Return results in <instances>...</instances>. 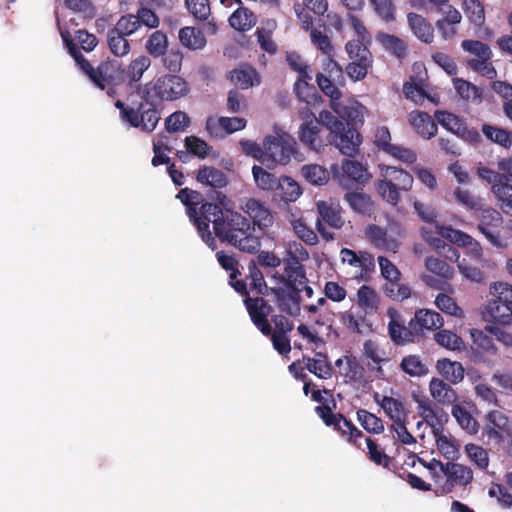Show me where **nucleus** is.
Listing matches in <instances>:
<instances>
[{
    "label": "nucleus",
    "instance_id": "f257e3e1",
    "mask_svg": "<svg viewBox=\"0 0 512 512\" xmlns=\"http://www.w3.org/2000/svg\"><path fill=\"white\" fill-rule=\"evenodd\" d=\"M212 223L215 235L240 250L253 252L259 247L257 237L251 235L250 221L229 207V200L222 196L220 204L204 203L201 206V216L195 218V226L202 240L212 249L215 240L209 229Z\"/></svg>",
    "mask_w": 512,
    "mask_h": 512
},
{
    "label": "nucleus",
    "instance_id": "f03ea898",
    "mask_svg": "<svg viewBox=\"0 0 512 512\" xmlns=\"http://www.w3.org/2000/svg\"><path fill=\"white\" fill-rule=\"evenodd\" d=\"M424 466L429 471L436 490L441 494H449L456 487H466L474 477L469 466L455 461L443 463L432 459L424 463Z\"/></svg>",
    "mask_w": 512,
    "mask_h": 512
},
{
    "label": "nucleus",
    "instance_id": "7ed1b4c3",
    "mask_svg": "<svg viewBox=\"0 0 512 512\" xmlns=\"http://www.w3.org/2000/svg\"><path fill=\"white\" fill-rule=\"evenodd\" d=\"M380 178L375 182L378 194L391 205H397L400 200V192L410 191L414 184L413 176L394 166L380 164Z\"/></svg>",
    "mask_w": 512,
    "mask_h": 512
},
{
    "label": "nucleus",
    "instance_id": "20e7f679",
    "mask_svg": "<svg viewBox=\"0 0 512 512\" xmlns=\"http://www.w3.org/2000/svg\"><path fill=\"white\" fill-rule=\"evenodd\" d=\"M264 165L274 168L286 165L296 153L297 143L287 132L276 128L272 134L263 138Z\"/></svg>",
    "mask_w": 512,
    "mask_h": 512
},
{
    "label": "nucleus",
    "instance_id": "39448f33",
    "mask_svg": "<svg viewBox=\"0 0 512 512\" xmlns=\"http://www.w3.org/2000/svg\"><path fill=\"white\" fill-rule=\"evenodd\" d=\"M57 25L63 42L67 46L69 53L74 58L76 63L98 88L102 90L105 89L113 80V72L115 71L116 66L111 62H103L97 67V69H94L75 48L72 43L69 31L62 24L59 18L57 19Z\"/></svg>",
    "mask_w": 512,
    "mask_h": 512
},
{
    "label": "nucleus",
    "instance_id": "423d86ee",
    "mask_svg": "<svg viewBox=\"0 0 512 512\" xmlns=\"http://www.w3.org/2000/svg\"><path fill=\"white\" fill-rule=\"evenodd\" d=\"M189 91L186 81L177 75H162L145 84L143 96L150 102L174 101Z\"/></svg>",
    "mask_w": 512,
    "mask_h": 512
},
{
    "label": "nucleus",
    "instance_id": "0eeeda50",
    "mask_svg": "<svg viewBox=\"0 0 512 512\" xmlns=\"http://www.w3.org/2000/svg\"><path fill=\"white\" fill-rule=\"evenodd\" d=\"M367 239L377 248L396 253L399 248V238L403 236L400 225L390 224L386 230L376 225H369L366 230Z\"/></svg>",
    "mask_w": 512,
    "mask_h": 512
},
{
    "label": "nucleus",
    "instance_id": "6e6552de",
    "mask_svg": "<svg viewBox=\"0 0 512 512\" xmlns=\"http://www.w3.org/2000/svg\"><path fill=\"white\" fill-rule=\"evenodd\" d=\"M342 265L351 270L352 278L364 279L375 269V259L372 254L366 251H355L342 248L339 253Z\"/></svg>",
    "mask_w": 512,
    "mask_h": 512
},
{
    "label": "nucleus",
    "instance_id": "1a4fd4ad",
    "mask_svg": "<svg viewBox=\"0 0 512 512\" xmlns=\"http://www.w3.org/2000/svg\"><path fill=\"white\" fill-rule=\"evenodd\" d=\"M512 424L508 416L501 410H490L484 417L483 435L495 443L511 436Z\"/></svg>",
    "mask_w": 512,
    "mask_h": 512
},
{
    "label": "nucleus",
    "instance_id": "9d476101",
    "mask_svg": "<svg viewBox=\"0 0 512 512\" xmlns=\"http://www.w3.org/2000/svg\"><path fill=\"white\" fill-rule=\"evenodd\" d=\"M503 223V217L500 212L493 208H481L479 216L478 230L485 236L488 242L496 248H506L509 243V237L493 236L489 233V227H500Z\"/></svg>",
    "mask_w": 512,
    "mask_h": 512
},
{
    "label": "nucleus",
    "instance_id": "9b49d317",
    "mask_svg": "<svg viewBox=\"0 0 512 512\" xmlns=\"http://www.w3.org/2000/svg\"><path fill=\"white\" fill-rule=\"evenodd\" d=\"M437 122L446 130L471 143L480 140V134L475 129H468L462 119L447 111H436Z\"/></svg>",
    "mask_w": 512,
    "mask_h": 512
},
{
    "label": "nucleus",
    "instance_id": "f8f14e48",
    "mask_svg": "<svg viewBox=\"0 0 512 512\" xmlns=\"http://www.w3.org/2000/svg\"><path fill=\"white\" fill-rule=\"evenodd\" d=\"M458 230L451 226L440 225L439 223H433L422 226L420 233L422 239L434 250L440 251L447 248L449 253V245L444 242V239L452 243L453 233H457Z\"/></svg>",
    "mask_w": 512,
    "mask_h": 512
},
{
    "label": "nucleus",
    "instance_id": "ddd939ff",
    "mask_svg": "<svg viewBox=\"0 0 512 512\" xmlns=\"http://www.w3.org/2000/svg\"><path fill=\"white\" fill-rule=\"evenodd\" d=\"M328 141L338 148L342 154L353 156L357 153L361 144V137L357 130L344 124L336 132L328 135Z\"/></svg>",
    "mask_w": 512,
    "mask_h": 512
},
{
    "label": "nucleus",
    "instance_id": "4468645a",
    "mask_svg": "<svg viewBox=\"0 0 512 512\" xmlns=\"http://www.w3.org/2000/svg\"><path fill=\"white\" fill-rule=\"evenodd\" d=\"M331 173L340 185H345L344 176L361 184L367 183L372 177L362 163L353 160H344L340 168L337 164H333L331 166Z\"/></svg>",
    "mask_w": 512,
    "mask_h": 512
},
{
    "label": "nucleus",
    "instance_id": "2eb2a0df",
    "mask_svg": "<svg viewBox=\"0 0 512 512\" xmlns=\"http://www.w3.org/2000/svg\"><path fill=\"white\" fill-rule=\"evenodd\" d=\"M116 106L120 109V116L123 121L128 122L132 127H140L143 131H153L160 119L158 112L152 108L138 116L134 109L124 107L120 101L116 102Z\"/></svg>",
    "mask_w": 512,
    "mask_h": 512
},
{
    "label": "nucleus",
    "instance_id": "dca6fc26",
    "mask_svg": "<svg viewBox=\"0 0 512 512\" xmlns=\"http://www.w3.org/2000/svg\"><path fill=\"white\" fill-rule=\"evenodd\" d=\"M317 412L327 425H333L337 430L341 431L342 434L348 435V441L350 443L356 445L358 448H363L361 443L363 433L345 418L341 415H333L328 408L317 407Z\"/></svg>",
    "mask_w": 512,
    "mask_h": 512
},
{
    "label": "nucleus",
    "instance_id": "f3484780",
    "mask_svg": "<svg viewBox=\"0 0 512 512\" xmlns=\"http://www.w3.org/2000/svg\"><path fill=\"white\" fill-rule=\"evenodd\" d=\"M332 111L341 119L346 120L348 124H363L367 109L356 100L349 99L340 101L339 99L330 101Z\"/></svg>",
    "mask_w": 512,
    "mask_h": 512
},
{
    "label": "nucleus",
    "instance_id": "a211bd4d",
    "mask_svg": "<svg viewBox=\"0 0 512 512\" xmlns=\"http://www.w3.org/2000/svg\"><path fill=\"white\" fill-rule=\"evenodd\" d=\"M246 125V119L241 117L211 116L206 121V130L211 136L220 138L224 134H232L241 131Z\"/></svg>",
    "mask_w": 512,
    "mask_h": 512
},
{
    "label": "nucleus",
    "instance_id": "6ab92c4d",
    "mask_svg": "<svg viewBox=\"0 0 512 512\" xmlns=\"http://www.w3.org/2000/svg\"><path fill=\"white\" fill-rule=\"evenodd\" d=\"M241 209L246 213L253 221L255 226H258L260 230L267 229L273 224V215L269 208L257 199L249 198L246 199Z\"/></svg>",
    "mask_w": 512,
    "mask_h": 512
},
{
    "label": "nucleus",
    "instance_id": "aec40b11",
    "mask_svg": "<svg viewBox=\"0 0 512 512\" xmlns=\"http://www.w3.org/2000/svg\"><path fill=\"white\" fill-rule=\"evenodd\" d=\"M298 292L289 285L271 288L278 308L290 316H297L300 312Z\"/></svg>",
    "mask_w": 512,
    "mask_h": 512
},
{
    "label": "nucleus",
    "instance_id": "412c9836",
    "mask_svg": "<svg viewBox=\"0 0 512 512\" xmlns=\"http://www.w3.org/2000/svg\"><path fill=\"white\" fill-rule=\"evenodd\" d=\"M443 317L430 309H418L409 322L410 329L415 333H423L439 329L443 326Z\"/></svg>",
    "mask_w": 512,
    "mask_h": 512
},
{
    "label": "nucleus",
    "instance_id": "4be33fe9",
    "mask_svg": "<svg viewBox=\"0 0 512 512\" xmlns=\"http://www.w3.org/2000/svg\"><path fill=\"white\" fill-rule=\"evenodd\" d=\"M245 304L251 320L256 327L265 335L270 334L271 327L267 320L270 313V307L266 304L263 298H247Z\"/></svg>",
    "mask_w": 512,
    "mask_h": 512
},
{
    "label": "nucleus",
    "instance_id": "5701e85b",
    "mask_svg": "<svg viewBox=\"0 0 512 512\" xmlns=\"http://www.w3.org/2000/svg\"><path fill=\"white\" fill-rule=\"evenodd\" d=\"M387 316L389 318L388 330L391 339L396 344H406L413 340L412 330L404 325L401 314L395 308H388Z\"/></svg>",
    "mask_w": 512,
    "mask_h": 512
},
{
    "label": "nucleus",
    "instance_id": "b1692460",
    "mask_svg": "<svg viewBox=\"0 0 512 512\" xmlns=\"http://www.w3.org/2000/svg\"><path fill=\"white\" fill-rule=\"evenodd\" d=\"M433 434L438 452L449 461L457 460L460 456V442L442 429L435 430Z\"/></svg>",
    "mask_w": 512,
    "mask_h": 512
},
{
    "label": "nucleus",
    "instance_id": "393cba45",
    "mask_svg": "<svg viewBox=\"0 0 512 512\" xmlns=\"http://www.w3.org/2000/svg\"><path fill=\"white\" fill-rule=\"evenodd\" d=\"M435 369L444 381L452 385H456L464 379L465 370L463 365L458 361H452L449 358L438 359L435 364Z\"/></svg>",
    "mask_w": 512,
    "mask_h": 512
},
{
    "label": "nucleus",
    "instance_id": "a878e982",
    "mask_svg": "<svg viewBox=\"0 0 512 512\" xmlns=\"http://www.w3.org/2000/svg\"><path fill=\"white\" fill-rule=\"evenodd\" d=\"M428 388L431 398L439 404H453L457 398L456 391L451 384L439 377H432Z\"/></svg>",
    "mask_w": 512,
    "mask_h": 512
},
{
    "label": "nucleus",
    "instance_id": "bb28decb",
    "mask_svg": "<svg viewBox=\"0 0 512 512\" xmlns=\"http://www.w3.org/2000/svg\"><path fill=\"white\" fill-rule=\"evenodd\" d=\"M408 121L416 133L424 138H432L437 132L436 123L426 112L412 111L408 115Z\"/></svg>",
    "mask_w": 512,
    "mask_h": 512
},
{
    "label": "nucleus",
    "instance_id": "cd10ccee",
    "mask_svg": "<svg viewBox=\"0 0 512 512\" xmlns=\"http://www.w3.org/2000/svg\"><path fill=\"white\" fill-rule=\"evenodd\" d=\"M231 83L241 89H248L260 83L257 71L248 65H240L228 74Z\"/></svg>",
    "mask_w": 512,
    "mask_h": 512
},
{
    "label": "nucleus",
    "instance_id": "c85d7f7f",
    "mask_svg": "<svg viewBox=\"0 0 512 512\" xmlns=\"http://www.w3.org/2000/svg\"><path fill=\"white\" fill-rule=\"evenodd\" d=\"M318 213L323 221L329 226L340 229L344 224V219L341 216V207L339 203L334 200L318 201Z\"/></svg>",
    "mask_w": 512,
    "mask_h": 512
},
{
    "label": "nucleus",
    "instance_id": "c756f323",
    "mask_svg": "<svg viewBox=\"0 0 512 512\" xmlns=\"http://www.w3.org/2000/svg\"><path fill=\"white\" fill-rule=\"evenodd\" d=\"M376 402L383 409L384 413L389 417L393 423L398 421H406L407 410L404 402L399 398L390 396H376Z\"/></svg>",
    "mask_w": 512,
    "mask_h": 512
},
{
    "label": "nucleus",
    "instance_id": "7c9ffc66",
    "mask_svg": "<svg viewBox=\"0 0 512 512\" xmlns=\"http://www.w3.org/2000/svg\"><path fill=\"white\" fill-rule=\"evenodd\" d=\"M380 295L368 285H362L356 292L355 302L365 314L375 313L380 305Z\"/></svg>",
    "mask_w": 512,
    "mask_h": 512
},
{
    "label": "nucleus",
    "instance_id": "2f4dec72",
    "mask_svg": "<svg viewBox=\"0 0 512 512\" xmlns=\"http://www.w3.org/2000/svg\"><path fill=\"white\" fill-rule=\"evenodd\" d=\"M441 14L443 17L436 22V27L443 39H452L457 34L456 25L461 22L462 15L456 8Z\"/></svg>",
    "mask_w": 512,
    "mask_h": 512
},
{
    "label": "nucleus",
    "instance_id": "473e14b6",
    "mask_svg": "<svg viewBox=\"0 0 512 512\" xmlns=\"http://www.w3.org/2000/svg\"><path fill=\"white\" fill-rule=\"evenodd\" d=\"M305 283L306 277L303 268L297 263H290L289 260H285V271L278 286L289 285L295 291H301V286Z\"/></svg>",
    "mask_w": 512,
    "mask_h": 512
},
{
    "label": "nucleus",
    "instance_id": "72a5a7b5",
    "mask_svg": "<svg viewBox=\"0 0 512 512\" xmlns=\"http://www.w3.org/2000/svg\"><path fill=\"white\" fill-rule=\"evenodd\" d=\"M484 316L485 318L496 324H512V308L499 304L490 299L487 301V304L485 305Z\"/></svg>",
    "mask_w": 512,
    "mask_h": 512
},
{
    "label": "nucleus",
    "instance_id": "f704fd0d",
    "mask_svg": "<svg viewBox=\"0 0 512 512\" xmlns=\"http://www.w3.org/2000/svg\"><path fill=\"white\" fill-rule=\"evenodd\" d=\"M335 365L347 382L358 381L363 376V366L354 357L343 356L336 360Z\"/></svg>",
    "mask_w": 512,
    "mask_h": 512
},
{
    "label": "nucleus",
    "instance_id": "c9c22d12",
    "mask_svg": "<svg viewBox=\"0 0 512 512\" xmlns=\"http://www.w3.org/2000/svg\"><path fill=\"white\" fill-rule=\"evenodd\" d=\"M407 19L411 30L418 39L425 43L432 42L434 38L433 27L423 16L409 13Z\"/></svg>",
    "mask_w": 512,
    "mask_h": 512
},
{
    "label": "nucleus",
    "instance_id": "e433bc0d",
    "mask_svg": "<svg viewBox=\"0 0 512 512\" xmlns=\"http://www.w3.org/2000/svg\"><path fill=\"white\" fill-rule=\"evenodd\" d=\"M257 23V17L248 8L240 6L229 17L230 26L237 31H248Z\"/></svg>",
    "mask_w": 512,
    "mask_h": 512
},
{
    "label": "nucleus",
    "instance_id": "4c0bfd02",
    "mask_svg": "<svg viewBox=\"0 0 512 512\" xmlns=\"http://www.w3.org/2000/svg\"><path fill=\"white\" fill-rule=\"evenodd\" d=\"M447 258L451 261L458 262L459 272L468 280L472 282H482L485 278L484 273L476 266L469 265L466 259L460 260L458 251L452 247H449V254Z\"/></svg>",
    "mask_w": 512,
    "mask_h": 512
},
{
    "label": "nucleus",
    "instance_id": "58836bf2",
    "mask_svg": "<svg viewBox=\"0 0 512 512\" xmlns=\"http://www.w3.org/2000/svg\"><path fill=\"white\" fill-rule=\"evenodd\" d=\"M400 369L410 377L420 378L428 374V366L419 355L410 354L402 358Z\"/></svg>",
    "mask_w": 512,
    "mask_h": 512
},
{
    "label": "nucleus",
    "instance_id": "ea45409f",
    "mask_svg": "<svg viewBox=\"0 0 512 512\" xmlns=\"http://www.w3.org/2000/svg\"><path fill=\"white\" fill-rule=\"evenodd\" d=\"M453 237L452 244L465 248L467 255H469L471 259L475 261L481 260L483 252L478 241L460 230H458L457 233H453Z\"/></svg>",
    "mask_w": 512,
    "mask_h": 512
},
{
    "label": "nucleus",
    "instance_id": "a19ab883",
    "mask_svg": "<svg viewBox=\"0 0 512 512\" xmlns=\"http://www.w3.org/2000/svg\"><path fill=\"white\" fill-rule=\"evenodd\" d=\"M275 192L285 202H294L302 195L300 185L288 176L279 178V184H277Z\"/></svg>",
    "mask_w": 512,
    "mask_h": 512
},
{
    "label": "nucleus",
    "instance_id": "79ce46f5",
    "mask_svg": "<svg viewBox=\"0 0 512 512\" xmlns=\"http://www.w3.org/2000/svg\"><path fill=\"white\" fill-rule=\"evenodd\" d=\"M197 180L202 184L214 188H223L228 183L225 173L211 166H204L200 168L197 173Z\"/></svg>",
    "mask_w": 512,
    "mask_h": 512
},
{
    "label": "nucleus",
    "instance_id": "37998d69",
    "mask_svg": "<svg viewBox=\"0 0 512 512\" xmlns=\"http://www.w3.org/2000/svg\"><path fill=\"white\" fill-rule=\"evenodd\" d=\"M311 79L310 74L309 77H304V74L299 75L294 84V90L299 100L306 103V105L315 106L320 101L321 97L317 95L313 87L309 86L308 82Z\"/></svg>",
    "mask_w": 512,
    "mask_h": 512
},
{
    "label": "nucleus",
    "instance_id": "c03bdc74",
    "mask_svg": "<svg viewBox=\"0 0 512 512\" xmlns=\"http://www.w3.org/2000/svg\"><path fill=\"white\" fill-rule=\"evenodd\" d=\"M252 176L256 187L262 191H275L279 184V178L260 165L252 167Z\"/></svg>",
    "mask_w": 512,
    "mask_h": 512
},
{
    "label": "nucleus",
    "instance_id": "a18cd8bd",
    "mask_svg": "<svg viewBox=\"0 0 512 512\" xmlns=\"http://www.w3.org/2000/svg\"><path fill=\"white\" fill-rule=\"evenodd\" d=\"M489 297L492 301L512 308V285L504 281L490 283Z\"/></svg>",
    "mask_w": 512,
    "mask_h": 512
},
{
    "label": "nucleus",
    "instance_id": "49530a36",
    "mask_svg": "<svg viewBox=\"0 0 512 512\" xmlns=\"http://www.w3.org/2000/svg\"><path fill=\"white\" fill-rule=\"evenodd\" d=\"M452 416L456 419L459 426L469 435H475L479 431L478 422L472 415L460 404H454L452 407Z\"/></svg>",
    "mask_w": 512,
    "mask_h": 512
},
{
    "label": "nucleus",
    "instance_id": "de8ad7c7",
    "mask_svg": "<svg viewBox=\"0 0 512 512\" xmlns=\"http://www.w3.org/2000/svg\"><path fill=\"white\" fill-rule=\"evenodd\" d=\"M320 128L317 122L301 123L298 131V137L302 143L311 149L318 151L321 148V142L318 139Z\"/></svg>",
    "mask_w": 512,
    "mask_h": 512
},
{
    "label": "nucleus",
    "instance_id": "09e8293b",
    "mask_svg": "<svg viewBox=\"0 0 512 512\" xmlns=\"http://www.w3.org/2000/svg\"><path fill=\"white\" fill-rule=\"evenodd\" d=\"M491 191L494 194L500 209L509 216H512V185L508 183L493 184Z\"/></svg>",
    "mask_w": 512,
    "mask_h": 512
},
{
    "label": "nucleus",
    "instance_id": "8fccbe9b",
    "mask_svg": "<svg viewBox=\"0 0 512 512\" xmlns=\"http://www.w3.org/2000/svg\"><path fill=\"white\" fill-rule=\"evenodd\" d=\"M179 40L183 46L191 50L202 49L206 39L201 31L194 27H184L179 31Z\"/></svg>",
    "mask_w": 512,
    "mask_h": 512
},
{
    "label": "nucleus",
    "instance_id": "3c124183",
    "mask_svg": "<svg viewBox=\"0 0 512 512\" xmlns=\"http://www.w3.org/2000/svg\"><path fill=\"white\" fill-rule=\"evenodd\" d=\"M462 9L468 21L475 27H481L485 23V10L480 1L464 0Z\"/></svg>",
    "mask_w": 512,
    "mask_h": 512
},
{
    "label": "nucleus",
    "instance_id": "603ef678",
    "mask_svg": "<svg viewBox=\"0 0 512 512\" xmlns=\"http://www.w3.org/2000/svg\"><path fill=\"white\" fill-rule=\"evenodd\" d=\"M301 175L312 185H324L330 178L328 170L318 164H308L301 168Z\"/></svg>",
    "mask_w": 512,
    "mask_h": 512
},
{
    "label": "nucleus",
    "instance_id": "864d4df0",
    "mask_svg": "<svg viewBox=\"0 0 512 512\" xmlns=\"http://www.w3.org/2000/svg\"><path fill=\"white\" fill-rule=\"evenodd\" d=\"M434 340L441 347L451 351H461L464 348L463 339L448 329H442L435 333Z\"/></svg>",
    "mask_w": 512,
    "mask_h": 512
},
{
    "label": "nucleus",
    "instance_id": "5fc2aeb1",
    "mask_svg": "<svg viewBox=\"0 0 512 512\" xmlns=\"http://www.w3.org/2000/svg\"><path fill=\"white\" fill-rule=\"evenodd\" d=\"M483 134L492 142L504 147L511 148L512 132L503 128L485 124L482 126Z\"/></svg>",
    "mask_w": 512,
    "mask_h": 512
},
{
    "label": "nucleus",
    "instance_id": "6e6d98bb",
    "mask_svg": "<svg viewBox=\"0 0 512 512\" xmlns=\"http://www.w3.org/2000/svg\"><path fill=\"white\" fill-rule=\"evenodd\" d=\"M467 458L478 469L486 470L489 465V454L486 449L474 443H468L464 447Z\"/></svg>",
    "mask_w": 512,
    "mask_h": 512
},
{
    "label": "nucleus",
    "instance_id": "4d7b16f0",
    "mask_svg": "<svg viewBox=\"0 0 512 512\" xmlns=\"http://www.w3.org/2000/svg\"><path fill=\"white\" fill-rule=\"evenodd\" d=\"M470 337L472 340V348L480 353H495L496 347L493 339L485 332L479 329H471Z\"/></svg>",
    "mask_w": 512,
    "mask_h": 512
},
{
    "label": "nucleus",
    "instance_id": "13d9d810",
    "mask_svg": "<svg viewBox=\"0 0 512 512\" xmlns=\"http://www.w3.org/2000/svg\"><path fill=\"white\" fill-rule=\"evenodd\" d=\"M436 307L441 310L443 313L451 315L453 317L462 319L465 316V313L462 308H460L454 299L444 293H439L434 301Z\"/></svg>",
    "mask_w": 512,
    "mask_h": 512
},
{
    "label": "nucleus",
    "instance_id": "bf43d9fd",
    "mask_svg": "<svg viewBox=\"0 0 512 512\" xmlns=\"http://www.w3.org/2000/svg\"><path fill=\"white\" fill-rule=\"evenodd\" d=\"M453 85L458 95L467 101L480 102L481 93L479 89L472 83L460 78L453 79Z\"/></svg>",
    "mask_w": 512,
    "mask_h": 512
},
{
    "label": "nucleus",
    "instance_id": "052dcab7",
    "mask_svg": "<svg viewBox=\"0 0 512 512\" xmlns=\"http://www.w3.org/2000/svg\"><path fill=\"white\" fill-rule=\"evenodd\" d=\"M461 47L465 52L473 55L475 57L474 59H485V58H486V60L492 59V56H493L492 50L490 49V47L487 44H485L481 41L464 40L461 43Z\"/></svg>",
    "mask_w": 512,
    "mask_h": 512
},
{
    "label": "nucleus",
    "instance_id": "680f3d73",
    "mask_svg": "<svg viewBox=\"0 0 512 512\" xmlns=\"http://www.w3.org/2000/svg\"><path fill=\"white\" fill-rule=\"evenodd\" d=\"M307 369L319 378L326 379L331 375V367L327 362L325 355L317 353L315 358H308L306 362Z\"/></svg>",
    "mask_w": 512,
    "mask_h": 512
},
{
    "label": "nucleus",
    "instance_id": "e2e57ef3",
    "mask_svg": "<svg viewBox=\"0 0 512 512\" xmlns=\"http://www.w3.org/2000/svg\"><path fill=\"white\" fill-rule=\"evenodd\" d=\"M349 206L356 212L365 213L371 210V198L363 192H349L344 197Z\"/></svg>",
    "mask_w": 512,
    "mask_h": 512
},
{
    "label": "nucleus",
    "instance_id": "0e129e2a",
    "mask_svg": "<svg viewBox=\"0 0 512 512\" xmlns=\"http://www.w3.org/2000/svg\"><path fill=\"white\" fill-rule=\"evenodd\" d=\"M290 224L294 233L303 242L309 245H316L318 243L317 234L307 226L303 218L292 219Z\"/></svg>",
    "mask_w": 512,
    "mask_h": 512
},
{
    "label": "nucleus",
    "instance_id": "69168bd1",
    "mask_svg": "<svg viewBox=\"0 0 512 512\" xmlns=\"http://www.w3.org/2000/svg\"><path fill=\"white\" fill-rule=\"evenodd\" d=\"M453 195L456 201L467 209L478 211L482 208V199L474 196L468 189L457 187Z\"/></svg>",
    "mask_w": 512,
    "mask_h": 512
},
{
    "label": "nucleus",
    "instance_id": "338daca9",
    "mask_svg": "<svg viewBox=\"0 0 512 512\" xmlns=\"http://www.w3.org/2000/svg\"><path fill=\"white\" fill-rule=\"evenodd\" d=\"M168 47L167 36L161 31H155L146 43V49L153 56L163 55Z\"/></svg>",
    "mask_w": 512,
    "mask_h": 512
},
{
    "label": "nucleus",
    "instance_id": "774afa93",
    "mask_svg": "<svg viewBox=\"0 0 512 512\" xmlns=\"http://www.w3.org/2000/svg\"><path fill=\"white\" fill-rule=\"evenodd\" d=\"M492 89L503 99V110L509 118V112L512 111V85L503 81H495L492 83Z\"/></svg>",
    "mask_w": 512,
    "mask_h": 512
}]
</instances>
